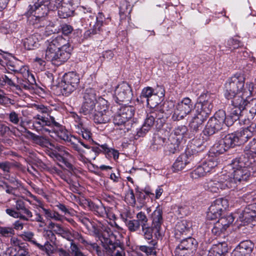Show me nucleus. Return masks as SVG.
Instances as JSON below:
<instances>
[{
  "mask_svg": "<svg viewBox=\"0 0 256 256\" xmlns=\"http://www.w3.org/2000/svg\"><path fill=\"white\" fill-rule=\"evenodd\" d=\"M165 90L162 86H158L154 90V95L156 96L162 100L164 96Z\"/></svg>",
  "mask_w": 256,
  "mask_h": 256,
  "instance_id": "57",
  "label": "nucleus"
},
{
  "mask_svg": "<svg viewBox=\"0 0 256 256\" xmlns=\"http://www.w3.org/2000/svg\"><path fill=\"white\" fill-rule=\"evenodd\" d=\"M51 147L56 148L58 150V152H59V153H58L56 152H52V154L54 155L55 158H56L55 154H60L61 156H62V155H63V156H69L70 155V154L68 153V151H66L65 150V148L62 146H58V145L55 146L54 144V146H51Z\"/></svg>",
  "mask_w": 256,
  "mask_h": 256,
  "instance_id": "56",
  "label": "nucleus"
},
{
  "mask_svg": "<svg viewBox=\"0 0 256 256\" xmlns=\"http://www.w3.org/2000/svg\"><path fill=\"white\" fill-rule=\"evenodd\" d=\"M62 33L65 36H68L73 31L72 27L67 24H64L61 26Z\"/></svg>",
  "mask_w": 256,
  "mask_h": 256,
  "instance_id": "61",
  "label": "nucleus"
},
{
  "mask_svg": "<svg viewBox=\"0 0 256 256\" xmlns=\"http://www.w3.org/2000/svg\"><path fill=\"white\" fill-rule=\"evenodd\" d=\"M164 150L166 154H174L176 152L175 144L172 143L168 144Z\"/></svg>",
  "mask_w": 256,
  "mask_h": 256,
  "instance_id": "64",
  "label": "nucleus"
},
{
  "mask_svg": "<svg viewBox=\"0 0 256 256\" xmlns=\"http://www.w3.org/2000/svg\"><path fill=\"white\" fill-rule=\"evenodd\" d=\"M194 241L190 237L182 240L177 247V256H189L187 251L192 248Z\"/></svg>",
  "mask_w": 256,
  "mask_h": 256,
  "instance_id": "22",
  "label": "nucleus"
},
{
  "mask_svg": "<svg viewBox=\"0 0 256 256\" xmlns=\"http://www.w3.org/2000/svg\"><path fill=\"white\" fill-rule=\"evenodd\" d=\"M212 118L216 120L218 122L223 126L225 124L226 125L228 117H226L225 112L223 110H219L216 112Z\"/></svg>",
  "mask_w": 256,
  "mask_h": 256,
  "instance_id": "44",
  "label": "nucleus"
},
{
  "mask_svg": "<svg viewBox=\"0 0 256 256\" xmlns=\"http://www.w3.org/2000/svg\"><path fill=\"white\" fill-rule=\"evenodd\" d=\"M214 97L210 94L200 95V102L197 104L196 112L208 118L213 108Z\"/></svg>",
  "mask_w": 256,
  "mask_h": 256,
  "instance_id": "10",
  "label": "nucleus"
},
{
  "mask_svg": "<svg viewBox=\"0 0 256 256\" xmlns=\"http://www.w3.org/2000/svg\"><path fill=\"white\" fill-rule=\"evenodd\" d=\"M114 123L119 126L118 128L123 130L124 133L130 129L132 124L131 120H128L120 112L114 116Z\"/></svg>",
  "mask_w": 256,
  "mask_h": 256,
  "instance_id": "24",
  "label": "nucleus"
},
{
  "mask_svg": "<svg viewBox=\"0 0 256 256\" xmlns=\"http://www.w3.org/2000/svg\"><path fill=\"white\" fill-rule=\"evenodd\" d=\"M126 199L128 202L130 204L133 205L136 204L135 196L132 190H130L128 192L126 196Z\"/></svg>",
  "mask_w": 256,
  "mask_h": 256,
  "instance_id": "60",
  "label": "nucleus"
},
{
  "mask_svg": "<svg viewBox=\"0 0 256 256\" xmlns=\"http://www.w3.org/2000/svg\"><path fill=\"white\" fill-rule=\"evenodd\" d=\"M154 95V89L151 87L148 86L144 88L141 92L140 98L142 102H144L143 99H146V101L148 98L152 97Z\"/></svg>",
  "mask_w": 256,
  "mask_h": 256,
  "instance_id": "46",
  "label": "nucleus"
},
{
  "mask_svg": "<svg viewBox=\"0 0 256 256\" xmlns=\"http://www.w3.org/2000/svg\"><path fill=\"white\" fill-rule=\"evenodd\" d=\"M192 108L191 100L186 98L177 104V120L182 119L191 111Z\"/></svg>",
  "mask_w": 256,
  "mask_h": 256,
  "instance_id": "19",
  "label": "nucleus"
},
{
  "mask_svg": "<svg viewBox=\"0 0 256 256\" xmlns=\"http://www.w3.org/2000/svg\"><path fill=\"white\" fill-rule=\"evenodd\" d=\"M6 84H8L10 86H15L12 78H10L8 76L4 75L0 78V85L3 86Z\"/></svg>",
  "mask_w": 256,
  "mask_h": 256,
  "instance_id": "58",
  "label": "nucleus"
},
{
  "mask_svg": "<svg viewBox=\"0 0 256 256\" xmlns=\"http://www.w3.org/2000/svg\"><path fill=\"white\" fill-rule=\"evenodd\" d=\"M26 70L24 74V79L22 80L20 82L21 87L25 90H32L34 88V85L36 84V80L34 76L30 74L26 68Z\"/></svg>",
  "mask_w": 256,
  "mask_h": 256,
  "instance_id": "28",
  "label": "nucleus"
},
{
  "mask_svg": "<svg viewBox=\"0 0 256 256\" xmlns=\"http://www.w3.org/2000/svg\"><path fill=\"white\" fill-rule=\"evenodd\" d=\"M80 134L82 138L90 144L94 143V141L92 138V134L88 129L82 128L80 130Z\"/></svg>",
  "mask_w": 256,
  "mask_h": 256,
  "instance_id": "50",
  "label": "nucleus"
},
{
  "mask_svg": "<svg viewBox=\"0 0 256 256\" xmlns=\"http://www.w3.org/2000/svg\"><path fill=\"white\" fill-rule=\"evenodd\" d=\"M24 132H26L30 136L34 143L38 144L42 147L54 146V144L50 142L48 140L42 136L35 134L32 132L28 130L26 128H24Z\"/></svg>",
  "mask_w": 256,
  "mask_h": 256,
  "instance_id": "27",
  "label": "nucleus"
},
{
  "mask_svg": "<svg viewBox=\"0 0 256 256\" xmlns=\"http://www.w3.org/2000/svg\"><path fill=\"white\" fill-rule=\"evenodd\" d=\"M54 0H38L34 6H30L28 12L32 14L38 20H43L49 10H54L58 5Z\"/></svg>",
  "mask_w": 256,
  "mask_h": 256,
  "instance_id": "5",
  "label": "nucleus"
},
{
  "mask_svg": "<svg viewBox=\"0 0 256 256\" xmlns=\"http://www.w3.org/2000/svg\"><path fill=\"white\" fill-rule=\"evenodd\" d=\"M147 225H142V230L144 233V236L146 239L150 240L152 237L153 230L152 226H146Z\"/></svg>",
  "mask_w": 256,
  "mask_h": 256,
  "instance_id": "55",
  "label": "nucleus"
},
{
  "mask_svg": "<svg viewBox=\"0 0 256 256\" xmlns=\"http://www.w3.org/2000/svg\"><path fill=\"white\" fill-rule=\"evenodd\" d=\"M150 246H138V249L141 252L145 253L147 256H156V248L158 242L156 240H152L148 242Z\"/></svg>",
  "mask_w": 256,
  "mask_h": 256,
  "instance_id": "33",
  "label": "nucleus"
},
{
  "mask_svg": "<svg viewBox=\"0 0 256 256\" xmlns=\"http://www.w3.org/2000/svg\"><path fill=\"white\" fill-rule=\"evenodd\" d=\"M215 252H218L221 256H224L228 252V246L226 242H220L216 244H214L212 247Z\"/></svg>",
  "mask_w": 256,
  "mask_h": 256,
  "instance_id": "41",
  "label": "nucleus"
},
{
  "mask_svg": "<svg viewBox=\"0 0 256 256\" xmlns=\"http://www.w3.org/2000/svg\"><path fill=\"white\" fill-rule=\"evenodd\" d=\"M104 248L111 256H126L124 249L118 242L106 240Z\"/></svg>",
  "mask_w": 256,
  "mask_h": 256,
  "instance_id": "21",
  "label": "nucleus"
},
{
  "mask_svg": "<svg viewBox=\"0 0 256 256\" xmlns=\"http://www.w3.org/2000/svg\"><path fill=\"white\" fill-rule=\"evenodd\" d=\"M229 134L226 135L223 138L216 142L212 148V152L216 154L224 153L230 148H234Z\"/></svg>",
  "mask_w": 256,
  "mask_h": 256,
  "instance_id": "15",
  "label": "nucleus"
},
{
  "mask_svg": "<svg viewBox=\"0 0 256 256\" xmlns=\"http://www.w3.org/2000/svg\"><path fill=\"white\" fill-rule=\"evenodd\" d=\"M226 46L230 50H234L240 46V41L234 38H230L226 42Z\"/></svg>",
  "mask_w": 256,
  "mask_h": 256,
  "instance_id": "53",
  "label": "nucleus"
},
{
  "mask_svg": "<svg viewBox=\"0 0 256 256\" xmlns=\"http://www.w3.org/2000/svg\"><path fill=\"white\" fill-rule=\"evenodd\" d=\"M41 40H42V36L38 33H35L24 40V46L28 50H34L40 46V42Z\"/></svg>",
  "mask_w": 256,
  "mask_h": 256,
  "instance_id": "23",
  "label": "nucleus"
},
{
  "mask_svg": "<svg viewBox=\"0 0 256 256\" xmlns=\"http://www.w3.org/2000/svg\"><path fill=\"white\" fill-rule=\"evenodd\" d=\"M239 218L240 222L246 223L256 222V215L254 214L248 206L244 209Z\"/></svg>",
  "mask_w": 256,
  "mask_h": 256,
  "instance_id": "31",
  "label": "nucleus"
},
{
  "mask_svg": "<svg viewBox=\"0 0 256 256\" xmlns=\"http://www.w3.org/2000/svg\"><path fill=\"white\" fill-rule=\"evenodd\" d=\"M80 82L79 76L74 72H71L66 74L61 83L63 94L68 96L75 90Z\"/></svg>",
  "mask_w": 256,
  "mask_h": 256,
  "instance_id": "9",
  "label": "nucleus"
},
{
  "mask_svg": "<svg viewBox=\"0 0 256 256\" xmlns=\"http://www.w3.org/2000/svg\"><path fill=\"white\" fill-rule=\"evenodd\" d=\"M222 179V178H221L220 180H210L205 185V188L212 192L217 193L220 191V190H224L226 188H234V186L233 184L232 181H228V180L226 179L225 181L223 182L221 180Z\"/></svg>",
  "mask_w": 256,
  "mask_h": 256,
  "instance_id": "16",
  "label": "nucleus"
},
{
  "mask_svg": "<svg viewBox=\"0 0 256 256\" xmlns=\"http://www.w3.org/2000/svg\"><path fill=\"white\" fill-rule=\"evenodd\" d=\"M162 210L157 208L156 209L152 215V223L153 224H160L162 221Z\"/></svg>",
  "mask_w": 256,
  "mask_h": 256,
  "instance_id": "47",
  "label": "nucleus"
},
{
  "mask_svg": "<svg viewBox=\"0 0 256 256\" xmlns=\"http://www.w3.org/2000/svg\"><path fill=\"white\" fill-rule=\"evenodd\" d=\"M16 206L18 210H22L24 212V213L26 214V216H20V218L26 220H34L32 219V212L25 208L24 203L23 200H22V199L18 200L16 201Z\"/></svg>",
  "mask_w": 256,
  "mask_h": 256,
  "instance_id": "35",
  "label": "nucleus"
},
{
  "mask_svg": "<svg viewBox=\"0 0 256 256\" xmlns=\"http://www.w3.org/2000/svg\"><path fill=\"white\" fill-rule=\"evenodd\" d=\"M165 140L166 138L158 135H155L154 137L150 148L153 150H157L161 148L165 142Z\"/></svg>",
  "mask_w": 256,
  "mask_h": 256,
  "instance_id": "40",
  "label": "nucleus"
},
{
  "mask_svg": "<svg viewBox=\"0 0 256 256\" xmlns=\"http://www.w3.org/2000/svg\"><path fill=\"white\" fill-rule=\"evenodd\" d=\"M8 118L10 121L14 124H18L20 121L18 114L14 111L9 114Z\"/></svg>",
  "mask_w": 256,
  "mask_h": 256,
  "instance_id": "63",
  "label": "nucleus"
},
{
  "mask_svg": "<svg viewBox=\"0 0 256 256\" xmlns=\"http://www.w3.org/2000/svg\"><path fill=\"white\" fill-rule=\"evenodd\" d=\"M207 119L205 116L196 112L190 124V129L193 132H197L202 128L203 122Z\"/></svg>",
  "mask_w": 256,
  "mask_h": 256,
  "instance_id": "29",
  "label": "nucleus"
},
{
  "mask_svg": "<svg viewBox=\"0 0 256 256\" xmlns=\"http://www.w3.org/2000/svg\"><path fill=\"white\" fill-rule=\"evenodd\" d=\"M32 108L38 112L32 118L34 130L44 134L50 132L48 126H58V124L55 121L54 118L50 116L51 110L50 108L42 104H34Z\"/></svg>",
  "mask_w": 256,
  "mask_h": 256,
  "instance_id": "2",
  "label": "nucleus"
},
{
  "mask_svg": "<svg viewBox=\"0 0 256 256\" xmlns=\"http://www.w3.org/2000/svg\"><path fill=\"white\" fill-rule=\"evenodd\" d=\"M43 212L45 215V216L48 219H52L57 221H60L62 222H64V220H66L69 222H70V220H67L66 218L60 216L59 214L56 212H52L48 209L43 208Z\"/></svg>",
  "mask_w": 256,
  "mask_h": 256,
  "instance_id": "36",
  "label": "nucleus"
},
{
  "mask_svg": "<svg viewBox=\"0 0 256 256\" xmlns=\"http://www.w3.org/2000/svg\"><path fill=\"white\" fill-rule=\"evenodd\" d=\"M228 206V200L224 198H218L214 200L208 208L206 214L208 220H216Z\"/></svg>",
  "mask_w": 256,
  "mask_h": 256,
  "instance_id": "8",
  "label": "nucleus"
},
{
  "mask_svg": "<svg viewBox=\"0 0 256 256\" xmlns=\"http://www.w3.org/2000/svg\"><path fill=\"white\" fill-rule=\"evenodd\" d=\"M98 101L96 91L91 88H86L83 94L82 103L97 104Z\"/></svg>",
  "mask_w": 256,
  "mask_h": 256,
  "instance_id": "30",
  "label": "nucleus"
},
{
  "mask_svg": "<svg viewBox=\"0 0 256 256\" xmlns=\"http://www.w3.org/2000/svg\"><path fill=\"white\" fill-rule=\"evenodd\" d=\"M44 58L56 65H60L70 58L72 47L68 40L62 36L52 38L46 42Z\"/></svg>",
  "mask_w": 256,
  "mask_h": 256,
  "instance_id": "1",
  "label": "nucleus"
},
{
  "mask_svg": "<svg viewBox=\"0 0 256 256\" xmlns=\"http://www.w3.org/2000/svg\"><path fill=\"white\" fill-rule=\"evenodd\" d=\"M254 248V244L250 240L242 241L235 248L232 256H250Z\"/></svg>",
  "mask_w": 256,
  "mask_h": 256,
  "instance_id": "18",
  "label": "nucleus"
},
{
  "mask_svg": "<svg viewBox=\"0 0 256 256\" xmlns=\"http://www.w3.org/2000/svg\"><path fill=\"white\" fill-rule=\"evenodd\" d=\"M156 116L154 113H151V112L147 114L143 125L137 132L138 136H144L153 126L155 122L154 116Z\"/></svg>",
  "mask_w": 256,
  "mask_h": 256,
  "instance_id": "25",
  "label": "nucleus"
},
{
  "mask_svg": "<svg viewBox=\"0 0 256 256\" xmlns=\"http://www.w3.org/2000/svg\"><path fill=\"white\" fill-rule=\"evenodd\" d=\"M238 120L240 122H242L244 124L249 125V120H248L246 110L241 108L233 106L228 116L226 126H230L233 124L234 121Z\"/></svg>",
  "mask_w": 256,
  "mask_h": 256,
  "instance_id": "11",
  "label": "nucleus"
},
{
  "mask_svg": "<svg viewBox=\"0 0 256 256\" xmlns=\"http://www.w3.org/2000/svg\"><path fill=\"white\" fill-rule=\"evenodd\" d=\"M236 216L233 214H230L226 216L221 217L216 222L220 223V224H232L234 222Z\"/></svg>",
  "mask_w": 256,
  "mask_h": 256,
  "instance_id": "45",
  "label": "nucleus"
},
{
  "mask_svg": "<svg viewBox=\"0 0 256 256\" xmlns=\"http://www.w3.org/2000/svg\"><path fill=\"white\" fill-rule=\"evenodd\" d=\"M230 225H215L212 228V232L216 236L224 233Z\"/></svg>",
  "mask_w": 256,
  "mask_h": 256,
  "instance_id": "51",
  "label": "nucleus"
},
{
  "mask_svg": "<svg viewBox=\"0 0 256 256\" xmlns=\"http://www.w3.org/2000/svg\"><path fill=\"white\" fill-rule=\"evenodd\" d=\"M94 120L97 124L108 122L112 116L111 110H109L108 102L102 98H99L97 102L96 109L92 115Z\"/></svg>",
  "mask_w": 256,
  "mask_h": 256,
  "instance_id": "6",
  "label": "nucleus"
},
{
  "mask_svg": "<svg viewBox=\"0 0 256 256\" xmlns=\"http://www.w3.org/2000/svg\"><path fill=\"white\" fill-rule=\"evenodd\" d=\"M78 142L82 145L84 148L90 149L91 150L86 152V158H88V162H90V160H95L96 156L100 153L103 152L100 148L97 145L90 147L88 144H84L81 140H78Z\"/></svg>",
  "mask_w": 256,
  "mask_h": 256,
  "instance_id": "32",
  "label": "nucleus"
},
{
  "mask_svg": "<svg viewBox=\"0 0 256 256\" xmlns=\"http://www.w3.org/2000/svg\"><path fill=\"white\" fill-rule=\"evenodd\" d=\"M162 100L156 96L152 95L151 98L147 100L146 103L148 106L152 108L156 107Z\"/></svg>",
  "mask_w": 256,
  "mask_h": 256,
  "instance_id": "48",
  "label": "nucleus"
},
{
  "mask_svg": "<svg viewBox=\"0 0 256 256\" xmlns=\"http://www.w3.org/2000/svg\"><path fill=\"white\" fill-rule=\"evenodd\" d=\"M57 2L58 5L55 10H58V14L60 18H66L72 15L74 8L66 3L62 0H54V2Z\"/></svg>",
  "mask_w": 256,
  "mask_h": 256,
  "instance_id": "20",
  "label": "nucleus"
},
{
  "mask_svg": "<svg viewBox=\"0 0 256 256\" xmlns=\"http://www.w3.org/2000/svg\"><path fill=\"white\" fill-rule=\"evenodd\" d=\"M256 93V88L252 82H247L246 85V90L242 92L235 94L228 99H232V106L238 107L245 110L248 100V98Z\"/></svg>",
  "mask_w": 256,
  "mask_h": 256,
  "instance_id": "7",
  "label": "nucleus"
},
{
  "mask_svg": "<svg viewBox=\"0 0 256 256\" xmlns=\"http://www.w3.org/2000/svg\"><path fill=\"white\" fill-rule=\"evenodd\" d=\"M248 120H249V124L251 120H253L254 116L256 115V98H252L248 101L246 106L244 110Z\"/></svg>",
  "mask_w": 256,
  "mask_h": 256,
  "instance_id": "34",
  "label": "nucleus"
},
{
  "mask_svg": "<svg viewBox=\"0 0 256 256\" xmlns=\"http://www.w3.org/2000/svg\"><path fill=\"white\" fill-rule=\"evenodd\" d=\"M108 20V18L106 20V19L102 12H98L96 16V22L94 26L92 33L96 34L100 32L101 30V27L102 26L103 24L104 23L107 24V21Z\"/></svg>",
  "mask_w": 256,
  "mask_h": 256,
  "instance_id": "37",
  "label": "nucleus"
},
{
  "mask_svg": "<svg viewBox=\"0 0 256 256\" xmlns=\"http://www.w3.org/2000/svg\"><path fill=\"white\" fill-rule=\"evenodd\" d=\"M70 250L74 256H86L80 250L77 246L73 242L71 243Z\"/></svg>",
  "mask_w": 256,
  "mask_h": 256,
  "instance_id": "59",
  "label": "nucleus"
},
{
  "mask_svg": "<svg viewBox=\"0 0 256 256\" xmlns=\"http://www.w3.org/2000/svg\"><path fill=\"white\" fill-rule=\"evenodd\" d=\"M234 146L246 142L252 136V134L246 128L234 133L229 134Z\"/></svg>",
  "mask_w": 256,
  "mask_h": 256,
  "instance_id": "17",
  "label": "nucleus"
},
{
  "mask_svg": "<svg viewBox=\"0 0 256 256\" xmlns=\"http://www.w3.org/2000/svg\"><path fill=\"white\" fill-rule=\"evenodd\" d=\"M96 109V104L82 103L80 109V113L84 115L91 116Z\"/></svg>",
  "mask_w": 256,
  "mask_h": 256,
  "instance_id": "38",
  "label": "nucleus"
},
{
  "mask_svg": "<svg viewBox=\"0 0 256 256\" xmlns=\"http://www.w3.org/2000/svg\"><path fill=\"white\" fill-rule=\"evenodd\" d=\"M14 231L12 228L6 226L0 227V234L4 236H11L14 234Z\"/></svg>",
  "mask_w": 256,
  "mask_h": 256,
  "instance_id": "54",
  "label": "nucleus"
},
{
  "mask_svg": "<svg viewBox=\"0 0 256 256\" xmlns=\"http://www.w3.org/2000/svg\"><path fill=\"white\" fill-rule=\"evenodd\" d=\"M206 140L203 136L196 137L192 140V144L194 148H198L197 152L202 150L206 148Z\"/></svg>",
  "mask_w": 256,
  "mask_h": 256,
  "instance_id": "42",
  "label": "nucleus"
},
{
  "mask_svg": "<svg viewBox=\"0 0 256 256\" xmlns=\"http://www.w3.org/2000/svg\"><path fill=\"white\" fill-rule=\"evenodd\" d=\"M187 128L185 126H178L177 128V142L182 140L186 134Z\"/></svg>",
  "mask_w": 256,
  "mask_h": 256,
  "instance_id": "52",
  "label": "nucleus"
},
{
  "mask_svg": "<svg viewBox=\"0 0 256 256\" xmlns=\"http://www.w3.org/2000/svg\"><path fill=\"white\" fill-rule=\"evenodd\" d=\"M22 238L24 240H28V241L31 242L34 244L36 245L40 248L43 249V246L39 244L36 243V242L32 240L34 237V234L30 232H24V234L22 235Z\"/></svg>",
  "mask_w": 256,
  "mask_h": 256,
  "instance_id": "49",
  "label": "nucleus"
},
{
  "mask_svg": "<svg viewBox=\"0 0 256 256\" xmlns=\"http://www.w3.org/2000/svg\"><path fill=\"white\" fill-rule=\"evenodd\" d=\"M71 144L72 148L78 152V160L85 164L88 162V158H86V156L84 155V154H86V152L82 149L78 144H76L74 142H72Z\"/></svg>",
  "mask_w": 256,
  "mask_h": 256,
  "instance_id": "39",
  "label": "nucleus"
},
{
  "mask_svg": "<svg viewBox=\"0 0 256 256\" xmlns=\"http://www.w3.org/2000/svg\"><path fill=\"white\" fill-rule=\"evenodd\" d=\"M222 126L216 120L212 117L208 120L206 126L204 133V135L211 136L222 128Z\"/></svg>",
  "mask_w": 256,
  "mask_h": 256,
  "instance_id": "26",
  "label": "nucleus"
},
{
  "mask_svg": "<svg viewBox=\"0 0 256 256\" xmlns=\"http://www.w3.org/2000/svg\"><path fill=\"white\" fill-rule=\"evenodd\" d=\"M230 166L233 170L232 174L233 178L228 181H232L233 184L242 180H246L250 176V173L248 168V162L244 156L236 158L233 160L230 164Z\"/></svg>",
  "mask_w": 256,
  "mask_h": 256,
  "instance_id": "3",
  "label": "nucleus"
},
{
  "mask_svg": "<svg viewBox=\"0 0 256 256\" xmlns=\"http://www.w3.org/2000/svg\"><path fill=\"white\" fill-rule=\"evenodd\" d=\"M90 226L91 227H88V228H92L94 234L98 236H102L103 238V240H102V242L104 244V246L106 245V240L113 242L112 240L114 238L112 232L109 227L106 225H102V226H100V225Z\"/></svg>",
  "mask_w": 256,
  "mask_h": 256,
  "instance_id": "14",
  "label": "nucleus"
},
{
  "mask_svg": "<svg viewBox=\"0 0 256 256\" xmlns=\"http://www.w3.org/2000/svg\"><path fill=\"white\" fill-rule=\"evenodd\" d=\"M245 77L241 73H236L230 78L225 84V96L227 98L245 90Z\"/></svg>",
  "mask_w": 256,
  "mask_h": 256,
  "instance_id": "4",
  "label": "nucleus"
},
{
  "mask_svg": "<svg viewBox=\"0 0 256 256\" xmlns=\"http://www.w3.org/2000/svg\"><path fill=\"white\" fill-rule=\"evenodd\" d=\"M119 112L123 115L128 120H130V119L134 115V109L132 106H126L120 108Z\"/></svg>",
  "mask_w": 256,
  "mask_h": 256,
  "instance_id": "43",
  "label": "nucleus"
},
{
  "mask_svg": "<svg viewBox=\"0 0 256 256\" xmlns=\"http://www.w3.org/2000/svg\"><path fill=\"white\" fill-rule=\"evenodd\" d=\"M218 162L214 158H210L198 166L191 174L193 178H198L204 176L207 173L217 166Z\"/></svg>",
  "mask_w": 256,
  "mask_h": 256,
  "instance_id": "12",
  "label": "nucleus"
},
{
  "mask_svg": "<svg viewBox=\"0 0 256 256\" xmlns=\"http://www.w3.org/2000/svg\"><path fill=\"white\" fill-rule=\"evenodd\" d=\"M117 102H129L132 97V89L130 85L123 82L118 84L114 90Z\"/></svg>",
  "mask_w": 256,
  "mask_h": 256,
  "instance_id": "13",
  "label": "nucleus"
},
{
  "mask_svg": "<svg viewBox=\"0 0 256 256\" xmlns=\"http://www.w3.org/2000/svg\"><path fill=\"white\" fill-rule=\"evenodd\" d=\"M56 158L60 161L63 162L66 166L69 168L70 170L73 171L74 170V168L73 166L70 162H68V161H66V160H65L62 156H60L58 154H55Z\"/></svg>",
  "mask_w": 256,
  "mask_h": 256,
  "instance_id": "62",
  "label": "nucleus"
}]
</instances>
